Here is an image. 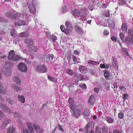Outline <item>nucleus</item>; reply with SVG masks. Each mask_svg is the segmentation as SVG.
Here are the masks:
<instances>
[{"label": "nucleus", "instance_id": "nucleus-56", "mask_svg": "<svg viewBox=\"0 0 133 133\" xmlns=\"http://www.w3.org/2000/svg\"><path fill=\"white\" fill-rule=\"evenodd\" d=\"M9 18H11V19L14 20H15L16 19V17L13 14L11 13Z\"/></svg>", "mask_w": 133, "mask_h": 133}, {"label": "nucleus", "instance_id": "nucleus-33", "mask_svg": "<svg viewBox=\"0 0 133 133\" xmlns=\"http://www.w3.org/2000/svg\"><path fill=\"white\" fill-rule=\"evenodd\" d=\"M89 110L87 109H86L83 113V115L84 117H87L89 115Z\"/></svg>", "mask_w": 133, "mask_h": 133}, {"label": "nucleus", "instance_id": "nucleus-5", "mask_svg": "<svg viewBox=\"0 0 133 133\" xmlns=\"http://www.w3.org/2000/svg\"><path fill=\"white\" fill-rule=\"evenodd\" d=\"M38 71H40L42 73H45L46 72V67L44 64L38 65L36 68Z\"/></svg>", "mask_w": 133, "mask_h": 133}, {"label": "nucleus", "instance_id": "nucleus-24", "mask_svg": "<svg viewBox=\"0 0 133 133\" xmlns=\"http://www.w3.org/2000/svg\"><path fill=\"white\" fill-rule=\"evenodd\" d=\"M95 133H101V126L99 125H97L96 127Z\"/></svg>", "mask_w": 133, "mask_h": 133}, {"label": "nucleus", "instance_id": "nucleus-63", "mask_svg": "<svg viewBox=\"0 0 133 133\" xmlns=\"http://www.w3.org/2000/svg\"><path fill=\"white\" fill-rule=\"evenodd\" d=\"M45 34L46 36L49 38L50 37V32L49 31H46L45 32Z\"/></svg>", "mask_w": 133, "mask_h": 133}, {"label": "nucleus", "instance_id": "nucleus-37", "mask_svg": "<svg viewBox=\"0 0 133 133\" xmlns=\"http://www.w3.org/2000/svg\"><path fill=\"white\" fill-rule=\"evenodd\" d=\"M106 119L107 121L109 123H111L114 122V120L111 117H106Z\"/></svg>", "mask_w": 133, "mask_h": 133}, {"label": "nucleus", "instance_id": "nucleus-39", "mask_svg": "<svg viewBox=\"0 0 133 133\" xmlns=\"http://www.w3.org/2000/svg\"><path fill=\"white\" fill-rule=\"evenodd\" d=\"M77 78L79 81L83 80L84 81H85L84 79H83V76L81 74L77 76Z\"/></svg>", "mask_w": 133, "mask_h": 133}, {"label": "nucleus", "instance_id": "nucleus-28", "mask_svg": "<svg viewBox=\"0 0 133 133\" xmlns=\"http://www.w3.org/2000/svg\"><path fill=\"white\" fill-rule=\"evenodd\" d=\"M28 128L31 132H33L34 129L32 127V125L31 123H28L27 124Z\"/></svg>", "mask_w": 133, "mask_h": 133}, {"label": "nucleus", "instance_id": "nucleus-13", "mask_svg": "<svg viewBox=\"0 0 133 133\" xmlns=\"http://www.w3.org/2000/svg\"><path fill=\"white\" fill-rule=\"evenodd\" d=\"M121 29L123 32L126 33L128 29L127 25L126 23H123L121 26Z\"/></svg>", "mask_w": 133, "mask_h": 133}, {"label": "nucleus", "instance_id": "nucleus-64", "mask_svg": "<svg viewBox=\"0 0 133 133\" xmlns=\"http://www.w3.org/2000/svg\"><path fill=\"white\" fill-rule=\"evenodd\" d=\"M109 32L107 30H105L103 32V35H107L109 34Z\"/></svg>", "mask_w": 133, "mask_h": 133}, {"label": "nucleus", "instance_id": "nucleus-51", "mask_svg": "<svg viewBox=\"0 0 133 133\" xmlns=\"http://www.w3.org/2000/svg\"><path fill=\"white\" fill-rule=\"evenodd\" d=\"M124 115L122 112L119 113L118 115V117L121 118H122L123 117Z\"/></svg>", "mask_w": 133, "mask_h": 133}, {"label": "nucleus", "instance_id": "nucleus-45", "mask_svg": "<svg viewBox=\"0 0 133 133\" xmlns=\"http://www.w3.org/2000/svg\"><path fill=\"white\" fill-rule=\"evenodd\" d=\"M60 28L62 31L65 33V31L66 30L65 29V26L63 25H61L60 26Z\"/></svg>", "mask_w": 133, "mask_h": 133}, {"label": "nucleus", "instance_id": "nucleus-36", "mask_svg": "<svg viewBox=\"0 0 133 133\" xmlns=\"http://www.w3.org/2000/svg\"><path fill=\"white\" fill-rule=\"evenodd\" d=\"M15 129L12 127H9L8 129L7 133H13Z\"/></svg>", "mask_w": 133, "mask_h": 133}, {"label": "nucleus", "instance_id": "nucleus-16", "mask_svg": "<svg viewBox=\"0 0 133 133\" xmlns=\"http://www.w3.org/2000/svg\"><path fill=\"white\" fill-rule=\"evenodd\" d=\"M34 126L37 131L41 132H43V130L42 128L39 126L35 124Z\"/></svg>", "mask_w": 133, "mask_h": 133}, {"label": "nucleus", "instance_id": "nucleus-18", "mask_svg": "<svg viewBox=\"0 0 133 133\" xmlns=\"http://www.w3.org/2000/svg\"><path fill=\"white\" fill-rule=\"evenodd\" d=\"M29 49L33 52H36L37 51V48L34 45L29 44L28 46Z\"/></svg>", "mask_w": 133, "mask_h": 133}, {"label": "nucleus", "instance_id": "nucleus-57", "mask_svg": "<svg viewBox=\"0 0 133 133\" xmlns=\"http://www.w3.org/2000/svg\"><path fill=\"white\" fill-rule=\"evenodd\" d=\"M105 69L110 68L112 67V65L110 63H109L108 64H105Z\"/></svg>", "mask_w": 133, "mask_h": 133}, {"label": "nucleus", "instance_id": "nucleus-55", "mask_svg": "<svg viewBox=\"0 0 133 133\" xmlns=\"http://www.w3.org/2000/svg\"><path fill=\"white\" fill-rule=\"evenodd\" d=\"M127 50L126 48H123L122 49L121 52L123 54L127 53Z\"/></svg>", "mask_w": 133, "mask_h": 133}, {"label": "nucleus", "instance_id": "nucleus-6", "mask_svg": "<svg viewBox=\"0 0 133 133\" xmlns=\"http://www.w3.org/2000/svg\"><path fill=\"white\" fill-rule=\"evenodd\" d=\"M104 76L105 78L108 80L111 79L112 78V76L109 72L106 70H104Z\"/></svg>", "mask_w": 133, "mask_h": 133}, {"label": "nucleus", "instance_id": "nucleus-54", "mask_svg": "<svg viewBox=\"0 0 133 133\" xmlns=\"http://www.w3.org/2000/svg\"><path fill=\"white\" fill-rule=\"evenodd\" d=\"M86 17L85 16L83 15H81L80 16V19L82 21H84L85 20Z\"/></svg>", "mask_w": 133, "mask_h": 133}, {"label": "nucleus", "instance_id": "nucleus-23", "mask_svg": "<svg viewBox=\"0 0 133 133\" xmlns=\"http://www.w3.org/2000/svg\"><path fill=\"white\" fill-rule=\"evenodd\" d=\"M90 128V124H87L84 129V132L85 133H88Z\"/></svg>", "mask_w": 133, "mask_h": 133}, {"label": "nucleus", "instance_id": "nucleus-41", "mask_svg": "<svg viewBox=\"0 0 133 133\" xmlns=\"http://www.w3.org/2000/svg\"><path fill=\"white\" fill-rule=\"evenodd\" d=\"M120 89L123 92H126L127 90L123 86H121L119 87Z\"/></svg>", "mask_w": 133, "mask_h": 133}, {"label": "nucleus", "instance_id": "nucleus-15", "mask_svg": "<svg viewBox=\"0 0 133 133\" xmlns=\"http://www.w3.org/2000/svg\"><path fill=\"white\" fill-rule=\"evenodd\" d=\"M111 59L112 60V65L113 67H117L118 61L117 59L114 56H113Z\"/></svg>", "mask_w": 133, "mask_h": 133}, {"label": "nucleus", "instance_id": "nucleus-40", "mask_svg": "<svg viewBox=\"0 0 133 133\" xmlns=\"http://www.w3.org/2000/svg\"><path fill=\"white\" fill-rule=\"evenodd\" d=\"M79 86L83 89H85L87 88V86L85 84L83 83L80 84Z\"/></svg>", "mask_w": 133, "mask_h": 133}, {"label": "nucleus", "instance_id": "nucleus-42", "mask_svg": "<svg viewBox=\"0 0 133 133\" xmlns=\"http://www.w3.org/2000/svg\"><path fill=\"white\" fill-rule=\"evenodd\" d=\"M119 3L120 5H123L125 4L126 2L125 0H119Z\"/></svg>", "mask_w": 133, "mask_h": 133}, {"label": "nucleus", "instance_id": "nucleus-49", "mask_svg": "<svg viewBox=\"0 0 133 133\" xmlns=\"http://www.w3.org/2000/svg\"><path fill=\"white\" fill-rule=\"evenodd\" d=\"M131 38H130L128 37H126L125 38V41L128 44H130Z\"/></svg>", "mask_w": 133, "mask_h": 133}, {"label": "nucleus", "instance_id": "nucleus-19", "mask_svg": "<svg viewBox=\"0 0 133 133\" xmlns=\"http://www.w3.org/2000/svg\"><path fill=\"white\" fill-rule=\"evenodd\" d=\"M69 104L71 107L74 108L76 107L75 105L74 104V100L73 98H69Z\"/></svg>", "mask_w": 133, "mask_h": 133}, {"label": "nucleus", "instance_id": "nucleus-47", "mask_svg": "<svg viewBox=\"0 0 133 133\" xmlns=\"http://www.w3.org/2000/svg\"><path fill=\"white\" fill-rule=\"evenodd\" d=\"M51 39L53 41H55L57 40V38L56 36L55 35H52L51 36Z\"/></svg>", "mask_w": 133, "mask_h": 133}, {"label": "nucleus", "instance_id": "nucleus-48", "mask_svg": "<svg viewBox=\"0 0 133 133\" xmlns=\"http://www.w3.org/2000/svg\"><path fill=\"white\" fill-rule=\"evenodd\" d=\"M123 99L124 100L128 99L129 98V95L127 94H124L123 95Z\"/></svg>", "mask_w": 133, "mask_h": 133}, {"label": "nucleus", "instance_id": "nucleus-32", "mask_svg": "<svg viewBox=\"0 0 133 133\" xmlns=\"http://www.w3.org/2000/svg\"><path fill=\"white\" fill-rule=\"evenodd\" d=\"M128 34L130 36L133 37V30L132 29H129L128 30Z\"/></svg>", "mask_w": 133, "mask_h": 133}, {"label": "nucleus", "instance_id": "nucleus-17", "mask_svg": "<svg viewBox=\"0 0 133 133\" xmlns=\"http://www.w3.org/2000/svg\"><path fill=\"white\" fill-rule=\"evenodd\" d=\"M29 35V33L28 32L25 31L20 33L19 36L22 37H28Z\"/></svg>", "mask_w": 133, "mask_h": 133}, {"label": "nucleus", "instance_id": "nucleus-9", "mask_svg": "<svg viewBox=\"0 0 133 133\" xmlns=\"http://www.w3.org/2000/svg\"><path fill=\"white\" fill-rule=\"evenodd\" d=\"M10 122V120L8 118H6L3 119V123L2 125V129H3L4 127L7 125V124L9 123Z\"/></svg>", "mask_w": 133, "mask_h": 133}, {"label": "nucleus", "instance_id": "nucleus-30", "mask_svg": "<svg viewBox=\"0 0 133 133\" xmlns=\"http://www.w3.org/2000/svg\"><path fill=\"white\" fill-rule=\"evenodd\" d=\"M65 26L67 29L71 28L72 26H71L70 22L68 21H66L65 23Z\"/></svg>", "mask_w": 133, "mask_h": 133}, {"label": "nucleus", "instance_id": "nucleus-11", "mask_svg": "<svg viewBox=\"0 0 133 133\" xmlns=\"http://www.w3.org/2000/svg\"><path fill=\"white\" fill-rule=\"evenodd\" d=\"M29 8V11L32 14H35V8L34 5L32 4H30Z\"/></svg>", "mask_w": 133, "mask_h": 133}, {"label": "nucleus", "instance_id": "nucleus-59", "mask_svg": "<svg viewBox=\"0 0 133 133\" xmlns=\"http://www.w3.org/2000/svg\"><path fill=\"white\" fill-rule=\"evenodd\" d=\"M111 38L113 41L115 42H116L117 41L116 38L114 36H111Z\"/></svg>", "mask_w": 133, "mask_h": 133}, {"label": "nucleus", "instance_id": "nucleus-21", "mask_svg": "<svg viewBox=\"0 0 133 133\" xmlns=\"http://www.w3.org/2000/svg\"><path fill=\"white\" fill-rule=\"evenodd\" d=\"M18 98L19 101L22 103H24L25 102V98L23 95L20 96L18 95Z\"/></svg>", "mask_w": 133, "mask_h": 133}, {"label": "nucleus", "instance_id": "nucleus-38", "mask_svg": "<svg viewBox=\"0 0 133 133\" xmlns=\"http://www.w3.org/2000/svg\"><path fill=\"white\" fill-rule=\"evenodd\" d=\"M85 66H83L81 65L79 67V69L80 71L82 73L84 72L85 71Z\"/></svg>", "mask_w": 133, "mask_h": 133}, {"label": "nucleus", "instance_id": "nucleus-22", "mask_svg": "<svg viewBox=\"0 0 133 133\" xmlns=\"http://www.w3.org/2000/svg\"><path fill=\"white\" fill-rule=\"evenodd\" d=\"M14 81L17 85H20L21 84V81L18 77H15L14 78Z\"/></svg>", "mask_w": 133, "mask_h": 133}, {"label": "nucleus", "instance_id": "nucleus-4", "mask_svg": "<svg viewBox=\"0 0 133 133\" xmlns=\"http://www.w3.org/2000/svg\"><path fill=\"white\" fill-rule=\"evenodd\" d=\"M70 111L71 113H72V115L75 117L79 116L81 112L78 109H71Z\"/></svg>", "mask_w": 133, "mask_h": 133}, {"label": "nucleus", "instance_id": "nucleus-62", "mask_svg": "<svg viewBox=\"0 0 133 133\" xmlns=\"http://www.w3.org/2000/svg\"><path fill=\"white\" fill-rule=\"evenodd\" d=\"M105 64H101L100 65V67L101 69L105 68Z\"/></svg>", "mask_w": 133, "mask_h": 133}, {"label": "nucleus", "instance_id": "nucleus-46", "mask_svg": "<svg viewBox=\"0 0 133 133\" xmlns=\"http://www.w3.org/2000/svg\"><path fill=\"white\" fill-rule=\"evenodd\" d=\"M119 36L121 39L122 41L124 40L125 36L123 33H120L119 34Z\"/></svg>", "mask_w": 133, "mask_h": 133}, {"label": "nucleus", "instance_id": "nucleus-58", "mask_svg": "<svg viewBox=\"0 0 133 133\" xmlns=\"http://www.w3.org/2000/svg\"><path fill=\"white\" fill-rule=\"evenodd\" d=\"M113 133H122V132L117 129H115L114 130L113 132Z\"/></svg>", "mask_w": 133, "mask_h": 133}, {"label": "nucleus", "instance_id": "nucleus-53", "mask_svg": "<svg viewBox=\"0 0 133 133\" xmlns=\"http://www.w3.org/2000/svg\"><path fill=\"white\" fill-rule=\"evenodd\" d=\"M5 116V115L1 110H0V120Z\"/></svg>", "mask_w": 133, "mask_h": 133}, {"label": "nucleus", "instance_id": "nucleus-12", "mask_svg": "<svg viewBox=\"0 0 133 133\" xmlns=\"http://www.w3.org/2000/svg\"><path fill=\"white\" fill-rule=\"evenodd\" d=\"M4 84H2L1 82H0V93L3 94H4L6 92V91L4 87Z\"/></svg>", "mask_w": 133, "mask_h": 133}, {"label": "nucleus", "instance_id": "nucleus-7", "mask_svg": "<svg viewBox=\"0 0 133 133\" xmlns=\"http://www.w3.org/2000/svg\"><path fill=\"white\" fill-rule=\"evenodd\" d=\"M74 29L75 31L80 35L83 34L84 32V31L82 29L77 25H76L75 26Z\"/></svg>", "mask_w": 133, "mask_h": 133}, {"label": "nucleus", "instance_id": "nucleus-26", "mask_svg": "<svg viewBox=\"0 0 133 133\" xmlns=\"http://www.w3.org/2000/svg\"><path fill=\"white\" fill-rule=\"evenodd\" d=\"M48 78L50 81L54 82H56L57 81V79L56 78H53L51 76H48Z\"/></svg>", "mask_w": 133, "mask_h": 133}, {"label": "nucleus", "instance_id": "nucleus-43", "mask_svg": "<svg viewBox=\"0 0 133 133\" xmlns=\"http://www.w3.org/2000/svg\"><path fill=\"white\" fill-rule=\"evenodd\" d=\"M67 73L69 75H72L73 74V72L70 69H68L66 71Z\"/></svg>", "mask_w": 133, "mask_h": 133}, {"label": "nucleus", "instance_id": "nucleus-1", "mask_svg": "<svg viewBox=\"0 0 133 133\" xmlns=\"http://www.w3.org/2000/svg\"><path fill=\"white\" fill-rule=\"evenodd\" d=\"M8 59L13 61H17L22 58L19 56L16 55L13 50H10L9 53Z\"/></svg>", "mask_w": 133, "mask_h": 133}, {"label": "nucleus", "instance_id": "nucleus-3", "mask_svg": "<svg viewBox=\"0 0 133 133\" xmlns=\"http://www.w3.org/2000/svg\"><path fill=\"white\" fill-rule=\"evenodd\" d=\"M18 70L21 72H26L27 70V66L25 63L23 62L20 63L17 66Z\"/></svg>", "mask_w": 133, "mask_h": 133}, {"label": "nucleus", "instance_id": "nucleus-29", "mask_svg": "<svg viewBox=\"0 0 133 133\" xmlns=\"http://www.w3.org/2000/svg\"><path fill=\"white\" fill-rule=\"evenodd\" d=\"M71 28L67 29L66 30L65 33L68 36H69L72 34V32L70 29Z\"/></svg>", "mask_w": 133, "mask_h": 133}, {"label": "nucleus", "instance_id": "nucleus-60", "mask_svg": "<svg viewBox=\"0 0 133 133\" xmlns=\"http://www.w3.org/2000/svg\"><path fill=\"white\" fill-rule=\"evenodd\" d=\"M11 12H7L5 13V16L8 17L9 18Z\"/></svg>", "mask_w": 133, "mask_h": 133}, {"label": "nucleus", "instance_id": "nucleus-27", "mask_svg": "<svg viewBox=\"0 0 133 133\" xmlns=\"http://www.w3.org/2000/svg\"><path fill=\"white\" fill-rule=\"evenodd\" d=\"M102 133H107L108 131V128L107 126L103 127L102 129Z\"/></svg>", "mask_w": 133, "mask_h": 133}, {"label": "nucleus", "instance_id": "nucleus-20", "mask_svg": "<svg viewBox=\"0 0 133 133\" xmlns=\"http://www.w3.org/2000/svg\"><path fill=\"white\" fill-rule=\"evenodd\" d=\"M2 71L6 76H7L8 75V74L10 72L9 69L7 67L2 69Z\"/></svg>", "mask_w": 133, "mask_h": 133}, {"label": "nucleus", "instance_id": "nucleus-50", "mask_svg": "<svg viewBox=\"0 0 133 133\" xmlns=\"http://www.w3.org/2000/svg\"><path fill=\"white\" fill-rule=\"evenodd\" d=\"M72 58L74 62V64H76L77 60L76 57L73 55L72 57Z\"/></svg>", "mask_w": 133, "mask_h": 133}, {"label": "nucleus", "instance_id": "nucleus-8", "mask_svg": "<svg viewBox=\"0 0 133 133\" xmlns=\"http://www.w3.org/2000/svg\"><path fill=\"white\" fill-rule=\"evenodd\" d=\"M46 57L47 58L46 61L47 62H51L55 58L53 54H46Z\"/></svg>", "mask_w": 133, "mask_h": 133}, {"label": "nucleus", "instance_id": "nucleus-52", "mask_svg": "<svg viewBox=\"0 0 133 133\" xmlns=\"http://www.w3.org/2000/svg\"><path fill=\"white\" fill-rule=\"evenodd\" d=\"M66 56L67 59L69 61H70L71 59V54L69 53L67 54Z\"/></svg>", "mask_w": 133, "mask_h": 133}, {"label": "nucleus", "instance_id": "nucleus-2", "mask_svg": "<svg viewBox=\"0 0 133 133\" xmlns=\"http://www.w3.org/2000/svg\"><path fill=\"white\" fill-rule=\"evenodd\" d=\"M86 10L84 8L81 9L80 12L77 9H75L72 12L73 16L76 17H79L80 16V14L82 15H87Z\"/></svg>", "mask_w": 133, "mask_h": 133}, {"label": "nucleus", "instance_id": "nucleus-10", "mask_svg": "<svg viewBox=\"0 0 133 133\" xmlns=\"http://www.w3.org/2000/svg\"><path fill=\"white\" fill-rule=\"evenodd\" d=\"M29 8V11L32 14H35V8L34 5L32 4H30Z\"/></svg>", "mask_w": 133, "mask_h": 133}, {"label": "nucleus", "instance_id": "nucleus-25", "mask_svg": "<svg viewBox=\"0 0 133 133\" xmlns=\"http://www.w3.org/2000/svg\"><path fill=\"white\" fill-rule=\"evenodd\" d=\"M33 41L31 39L27 38L25 40V42L26 44H33Z\"/></svg>", "mask_w": 133, "mask_h": 133}, {"label": "nucleus", "instance_id": "nucleus-44", "mask_svg": "<svg viewBox=\"0 0 133 133\" xmlns=\"http://www.w3.org/2000/svg\"><path fill=\"white\" fill-rule=\"evenodd\" d=\"M7 101L10 104L13 103L14 102V100L12 98H9L6 99Z\"/></svg>", "mask_w": 133, "mask_h": 133}, {"label": "nucleus", "instance_id": "nucleus-14", "mask_svg": "<svg viewBox=\"0 0 133 133\" xmlns=\"http://www.w3.org/2000/svg\"><path fill=\"white\" fill-rule=\"evenodd\" d=\"M95 101V98L94 96L92 95H91L88 100V102L90 104L93 105Z\"/></svg>", "mask_w": 133, "mask_h": 133}, {"label": "nucleus", "instance_id": "nucleus-34", "mask_svg": "<svg viewBox=\"0 0 133 133\" xmlns=\"http://www.w3.org/2000/svg\"><path fill=\"white\" fill-rule=\"evenodd\" d=\"M13 88L16 91H20L22 89V88L16 85H15Z\"/></svg>", "mask_w": 133, "mask_h": 133}, {"label": "nucleus", "instance_id": "nucleus-31", "mask_svg": "<svg viewBox=\"0 0 133 133\" xmlns=\"http://www.w3.org/2000/svg\"><path fill=\"white\" fill-rule=\"evenodd\" d=\"M17 33L16 30L14 29H11V36L12 37H14L15 36Z\"/></svg>", "mask_w": 133, "mask_h": 133}, {"label": "nucleus", "instance_id": "nucleus-61", "mask_svg": "<svg viewBox=\"0 0 133 133\" xmlns=\"http://www.w3.org/2000/svg\"><path fill=\"white\" fill-rule=\"evenodd\" d=\"M6 106L2 103H0V108H6Z\"/></svg>", "mask_w": 133, "mask_h": 133}, {"label": "nucleus", "instance_id": "nucleus-35", "mask_svg": "<svg viewBox=\"0 0 133 133\" xmlns=\"http://www.w3.org/2000/svg\"><path fill=\"white\" fill-rule=\"evenodd\" d=\"M88 64L94 66L96 65L97 62L95 61L90 60L89 61Z\"/></svg>", "mask_w": 133, "mask_h": 133}]
</instances>
